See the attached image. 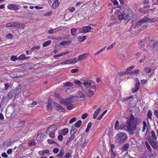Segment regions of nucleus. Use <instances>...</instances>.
I'll list each match as a JSON object with an SVG mask.
<instances>
[{
  "label": "nucleus",
  "mask_w": 158,
  "mask_h": 158,
  "mask_svg": "<svg viewBox=\"0 0 158 158\" xmlns=\"http://www.w3.org/2000/svg\"><path fill=\"white\" fill-rule=\"evenodd\" d=\"M16 95H15V94L13 92L12 90L10 91L8 94V97L9 98H11L13 97H16Z\"/></svg>",
  "instance_id": "25"
},
{
  "label": "nucleus",
  "mask_w": 158,
  "mask_h": 158,
  "mask_svg": "<svg viewBox=\"0 0 158 158\" xmlns=\"http://www.w3.org/2000/svg\"><path fill=\"white\" fill-rule=\"evenodd\" d=\"M89 54L88 53H84L81 54L78 57V60L79 61H82L84 58H86V57L88 56Z\"/></svg>",
  "instance_id": "10"
},
{
  "label": "nucleus",
  "mask_w": 158,
  "mask_h": 158,
  "mask_svg": "<svg viewBox=\"0 0 158 158\" xmlns=\"http://www.w3.org/2000/svg\"><path fill=\"white\" fill-rule=\"evenodd\" d=\"M76 97L78 98H81V100H83L85 98V95L81 91L78 92V94L76 95Z\"/></svg>",
  "instance_id": "16"
},
{
  "label": "nucleus",
  "mask_w": 158,
  "mask_h": 158,
  "mask_svg": "<svg viewBox=\"0 0 158 158\" xmlns=\"http://www.w3.org/2000/svg\"><path fill=\"white\" fill-rule=\"evenodd\" d=\"M60 135L58 136V140L60 141H62L63 140V136L60 134H59Z\"/></svg>",
  "instance_id": "61"
},
{
  "label": "nucleus",
  "mask_w": 158,
  "mask_h": 158,
  "mask_svg": "<svg viewBox=\"0 0 158 158\" xmlns=\"http://www.w3.org/2000/svg\"><path fill=\"white\" fill-rule=\"evenodd\" d=\"M140 86V83L139 82H137L135 85V87L132 89V92L135 93L138 90Z\"/></svg>",
  "instance_id": "12"
},
{
  "label": "nucleus",
  "mask_w": 158,
  "mask_h": 158,
  "mask_svg": "<svg viewBox=\"0 0 158 158\" xmlns=\"http://www.w3.org/2000/svg\"><path fill=\"white\" fill-rule=\"evenodd\" d=\"M6 27H15V22L7 23L6 24Z\"/></svg>",
  "instance_id": "40"
},
{
  "label": "nucleus",
  "mask_w": 158,
  "mask_h": 158,
  "mask_svg": "<svg viewBox=\"0 0 158 158\" xmlns=\"http://www.w3.org/2000/svg\"><path fill=\"white\" fill-rule=\"evenodd\" d=\"M71 155L69 152L66 153L64 156V158H71Z\"/></svg>",
  "instance_id": "49"
},
{
  "label": "nucleus",
  "mask_w": 158,
  "mask_h": 158,
  "mask_svg": "<svg viewBox=\"0 0 158 158\" xmlns=\"http://www.w3.org/2000/svg\"><path fill=\"white\" fill-rule=\"evenodd\" d=\"M47 107L48 109V110L49 111L51 110L52 109V106L51 104V102L48 101L47 106Z\"/></svg>",
  "instance_id": "27"
},
{
  "label": "nucleus",
  "mask_w": 158,
  "mask_h": 158,
  "mask_svg": "<svg viewBox=\"0 0 158 158\" xmlns=\"http://www.w3.org/2000/svg\"><path fill=\"white\" fill-rule=\"evenodd\" d=\"M143 126L142 127V131L144 132L145 131L146 128L147 127V124L146 122L144 121H143Z\"/></svg>",
  "instance_id": "34"
},
{
  "label": "nucleus",
  "mask_w": 158,
  "mask_h": 158,
  "mask_svg": "<svg viewBox=\"0 0 158 158\" xmlns=\"http://www.w3.org/2000/svg\"><path fill=\"white\" fill-rule=\"evenodd\" d=\"M64 154V150L61 149L59 153L56 156L57 158H63Z\"/></svg>",
  "instance_id": "15"
},
{
  "label": "nucleus",
  "mask_w": 158,
  "mask_h": 158,
  "mask_svg": "<svg viewBox=\"0 0 158 158\" xmlns=\"http://www.w3.org/2000/svg\"><path fill=\"white\" fill-rule=\"evenodd\" d=\"M37 104V103L36 102H33L31 104H29V106L31 107H33L35 106V105H36Z\"/></svg>",
  "instance_id": "56"
},
{
  "label": "nucleus",
  "mask_w": 158,
  "mask_h": 158,
  "mask_svg": "<svg viewBox=\"0 0 158 158\" xmlns=\"http://www.w3.org/2000/svg\"><path fill=\"white\" fill-rule=\"evenodd\" d=\"M151 137L155 141L157 139V136L155 134V131H152L151 132Z\"/></svg>",
  "instance_id": "24"
},
{
  "label": "nucleus",
  "mask_w": 158,
  "mask_h": 158,
  "mask_svg": "<svg viewBox=\"0 0 158 158\" xmlns=\"http://www.w3.org/2000/svg\"><path fill=\"white\" fill-rule=\"evenodd\" d=\"M140 122L141 120L140 118H135L132 114L131 115L129 118L127 122V124L130 126L132 130H135L136 129L137 124L140 123Z\"/></svg>",
  "instance_id": "3"
},
{
  "label": "nucleus",
  "mask_w": 158,
  "mask_h": 158,
  "mask_svg": "<svg viewBox=\"0 0 158 158\" xmlns=\"http://www.w3.org/2000/svg\"><path fill=\"white\" fill-rule=\"evenodd\" d=\"M147 116L148 117V118L149 119H152V113L151 110H149L148 111Z\"/></svg>",
  "instance_id": "38"
},
{
  "label": "nucleus",
  "mask_w": 158,
  "mask_h": 158,
  "mask_svg": "<svg viewBox=\"0 0 158 158\" xmlns=\"http://www.w3.org/2000/svg\"><path fill=\"white\" fill-rule=\"evenodd\" d=\"M139 69H137L136 70H133V71L131 72V73L132 74H135L137 75L139 73Z\"/></svg>",
  "instance_id": "51"
},
{
  "label": "nucleus",
  "mask_w": 158,
  "mask_h": 158,
  "mask_svg": "<svg viewBox=\"0 0 158 158\" xmlns=\"http://www.w3.org/2000/svg\"><path fill=\"white\" fill-rule=\"evenodd\" d=\"M145 144L147 149L149 151H152V148L147 142L146 141L145 142Z\"/></svg>",
  "instance_id": "45"
},
{
  "label": "nucleus",
  "mask_w": 158,
  "mask_h": 158,
  "mask_svg": "<svg viewBox=\"0 0 158 158\" xmlns=\"http://www.w3.org/2000/svg\"><path fill=\"white\" fill-rule=\"evenodd\" d=\"M151 69L149 67H146L144 69V71L145 72L147 73H149L151 71Z\"/></svg>",
  "instance_id": "41"
},
{
  "label": "nucleus",
  "mask_w": 158,
  "mask_h": 158,
  "mask_svg": "<svg viewBox=\"0 0 158 158\" xmlns=\"http://www.w3.org/2000/svg\"><path fill=\"white\" fill-rule=\"evenodd\" d=\"M74 96L69 97L65 99H63L62 98H60V102L64 104L67 105L72 102L73 101V98Z\"/></svg>",
  "instance_id": "5"
},
{
  "label": "nucleus",
  "mask_w": 158,
  "mask_h": 158,
  "mask_svg": "<svg viewBox=\"0 0 158 158\" xmlns=\"http://www.w3.org/2000/svg\"><path fill=\"white\" fill-rule=\"evenodd\" d=\"M101 110V108L100 107H99L98 109H97L93 114V118H96Z\"/></svg>",
  "instance_id": "18"
},
{
  "label": "nucleus",
  "mask_w": 158,
  "mask_h": 158,
  "mask_svg": "<svg viewBox=\"0 0 158 158\" xmlns=\"http://www.w3.org/2000/svg\"><path fill=\"white\" fill-rule=\"evenodd\" d=\"M92 124L91 122H90L88 123L87 127L85 129V131L87 133L89 132L91 127Z\"/></svg>",
  "instance_id": "31"
},
{
  "label": "nucleus",
  "mask_w": 158,
  "mask_h": 158,
  "mask_svg": "<svg viewBox=\"0 0 158 158\" xmlns=\"http://www.w3.org/2000/svg\"><path fill=\"white\" fill-rule=\"evenodd\" d=\"M114 128L117 130H120L121 128V125L119 126V121H116L114 125Z\"/></svg>",
  "instance_id": "22"
},
{
  "label": "nucleus",
  "mask_w": 158,
  "mask_h": 158,
  "mask_svg": "<svg viewBox=\"0 0 158 158\" xmlns=\"http://www.w3.org/2000/svg\"><path fill=\"white\" fill-rule=\"evenodd\" d=\"M53 104L54 107L57 110L61 112H65V110L64 108L61 106L59 104L54 102L53 103Z\"/></svg>",
  "instance_id": "7"
},
{
  "label": "nucleus",
  "mask_w": 158,
  "mask_h": 158,
  "mask_svg": "<svg viewBox=\"0 0 158 158\" xmlns=\"http://www.w3.org/2000/svg\"><path fill=\"white\" fill-rule=\"evenodd\" d=\"M51 43V40H48L45 42L43 44L44 47H46L49 45Z\"/></svg>",
  "instance_id": "32"
},
{
  "label": "nucleus",
  "mask_w": 158,
  "mask_h": 158,
  "mask_svg": "<svg viewBox=\"0 0 158 158\" xmlns=\"http://www.w3.org/2000/svg\"><path fill=\"white\" fill-rule=\"evenodd\" d=\"M19 6L13 4H10L7 6V8L8 9L15 11H17L19 10Z\"/></svg>",
  "instance_id": "8"
},
{
  "label": "nucleus",
  "mask_w": 158,
  "mask_h": 158,
  "mask_svg": "<svg viewBox=\"0 0 158 158\" xmlns=\"http://www.w3.org/2000/svg\"><path fill=\"white\" fill-rule=\"evenodd\" d=\"M84 28L85 33L89 32L92 29V27L90 26H85Z\"/></svg>",
  "instance_id": "33"
},
{
  "label": "nucleus",
  "mask_w": 158,
  "mask_h": 158,
  "mask_svg": "<svg viewBox=\"0 0 158 158\" xmlns=\"http://www.w3.org/2000/svg\"><path fill=\"white\" fill-rule=\"evenodd\" d=\"M6 37L9 39H12L13 38V35L10 33H9L6 35Z\"/></svg>",
  "instance_id": "54"
},
{
  "label": "nucleus",
  "mask_w": 158,
  "mask_h": 158,
  "mask_svg": "<svg viewBox=\"0 0 158 158\" xmlns=\"http://www.w3.org/2000/svg\"><path fill=\"white\" fill-rule=\"evenodd\" d=\"M25 27L23 23H20L18 22H15V27L16 28H23L24 29Z\"/></svg>",
  "instance_id": "9"
},
{
  "label": "nucleus",
  "mask_w": 158,
  "mask_h": 158,
  "mask_svg": "<svg viewBox=\"0 0 158 158\" xmlns=\"http://www.w3.org/2000/svg\"><path fill=\"white\" fill-rule=\"evenodd\" d=\"M146 58V56H144L143 57V58L139 60V63H142L144 62Z\"/></svg>",
  "instance_id": "63"
},
{
  "label": "nucleus",
  "mask_w": 158,
  "mask_h": 158,
  "mask_svg": "<svg viewBox=\"0 0 158 158\" xmlns=\"http://www.w3.org/2000/svg\"><path fill=\"white\" fill-rule=\"evenodd\" d=\"M49 151L47 149H45L40 151L39 152V154L40 155H44L45 154L48 153H49Z\"/></svg>",
  "instance_id": "21"
},
{
  "label": "nucleus",
  "mask_w": 158,
  "mask_h": 158,
  "mask_svg": "<svg viewBox=\"0 0 158 158\" xmlns=\"http://www.w3.org/2000/svg\"><path fill=\"white\" fill-rule=\"evenodd\" d=\"M134 68V67L133 66H131L129 67V68L127 69L126 73H128V72L131 71Z\"/></svg>",
  "instance_id": "55"
},
{
  "label": "nucleus",
  "mask_w": 158,
  "mask_h": 158,
  "mask_svg": "<svg viewBox=\"0 0 158 158\" xmlns=\"http://www.w3.org/2000/svg\"><path fill=\"white\" fill-rule=\"evenodd\" d=\"M129 144L128 143L125 144L122 147V148L124 150H126L129 148Z\"/></svg>",
  "instance_id": "37"
},
{
  "label": "nucleus",
  "mask_w": 158,
  "mask_h": 158,
  "mask_svg": "<svg viewBox=\"0 0 158 158\" xmlns=\"http://www.w3.org/2000/svg\"><path fill=\"white\" fill-rule=\"evenodd\" d=\"M94 92L91 91H89L87 96L89 97H91L94 94Z\"/></svg>",
  "instance_id": "53"
},
{
  "label": "nucleus",
  "mask_w": 158,
  "mask_h": 158,
  "mask_svg": "<svg viewBox=\"0 0 158 158\" xmlns=\"http://www.w3.org/2000/svg\"><path fill=\"white\" fill-rule=\"evenodd\" d=\"M40 48V46H35L32 47L31 49V51H36L37 50H39Z\"/></svg>",
  "instance_id": "30"
},
{
  "label": "nucleus",
  "mask_w": 158,
  "mask_h": 158,
  "mask_svg": "<svg viewBox=\"0 0 158 158\" xmlns=\"http://www.w3.org/2000/svg\"><path fill=\"white\" fill-rule=\"evenodd\" d=\"M116 44V42H114L111 45H110L107 48V50H109L111 49V48H113V47Z\"/></svg>",
  "instance_id": "47"
},
{
  "label": "nucleus",
  "mask_w": 158,
  "mask_h": 158,
  "mask_svg": "<svg viewBox=\"0 0 158 158\" xmlns=\"http://www.w3.org/2000/svg\"><path fill=\"white\" fill-rule=\"evenodd\" d=\"M130 128H131V127L128 124H127V125L122 124L121 125V128L120 130L127 131L129 130H130Z\"/></svg>",
  "instance_id": "11"
},
{
  "label": "nucleus",
  "mask_w": 158,
  "mask_h": 158,
  "mask_svg": "<svg viewBox=\"0 0 158 158\" xmlns=\"http://www.w3.org/2000/svg\"><path fill=\"white\" fill-rule=\"evenodd\" d=\"M61 64H70L69 60V59L66 60L64 61H63L60 63Z\"/></svg>",
  "instance_id": "48"
},
{
  "label": "nucleus",
  "mask_w": 158,
  "mask_h": 158,
  "mask_svg": "<svg viewBox=\"0 0 158 158\" xmlns=\"http://www.w3.org/2000/svg\"><path fill=\"white\" fill-rule=\"evenodd\" d=\"M143 3L145 7H150L149 2L148 0H144Z\"/></svg>",
  "instance_id": "28"
},
{
  "label": "nucleus",
  "mask_w": 158,
  "mask_h": 158,
  "mask_svg": "<svg viewBox=\"0 0 158 158\" xmlns=\"http://www.w3.org/2000/svg\"><path fill=\"white\" fill-rule=\"evenodd\" d=\"M69 60L70 64H75L77 61V59L76 58H75L73 59H69Z\"/></svg>",
  "instance_id": "29"
},
{
  "label": "nucleus",
  "mask_w": 158,
  "mask_h": 158,
  "mask_svg": "<svg viewBox=\"0 0 158 158\" xmlns=\"http://www.w3.org/2000/svg\"><path fill=\"white\" fill-rule=\"evenodd\" d=\"M25 58V55L24 54L20 55L18 57V60H24Z\"/></svg>",
  "instance_id": "42"
},
{
  "label": "nucleus",
  "mask_w": 158,
  "mask_h": 158,
  "mask_svg": "<svg viewBox=\"0 0 158 158\" xmlns=\"http://www.w3.org/2000/svg\"><path fill=\"white\" fill-rule=\"evenodd\" d=\"M69 53V51H67L65 52H64L62 53H60L57 54V55H56L54 56L53 57L56 59H57L58 57H60L62 56L65 55L66 54H67Z\"/></svg>",
  "instance_id": "13"
},
{
  "label": "nucleus",
  "mask_w": 158,
  "mask_h": 158,
  "mask_svg": "<svg viewBox=\"0 0 158 158\" xmlns=\"http://www.w3.org/2000/svg\"><path fill=\"white\" fill-rule=\"evenodd\" d=\"M151 48L155 52L158 51V42L152 40L150 44Z\"/></svg>",
  "instance_id": "6"
},
{
  "label": "nucleus",
  "mask_w": 158,
  "mask_h": 158,
  "mask_svg": "<svg viewBox=\"0 0 158 158\" xmlns=\"http://www.w3.org/2000/svg\"><path fill=\"white\" fill-rule=\"evenodd\" d=\"M76 33V30L74 28H73L71 30V33L72 35H74Z\"/></svg>",
  "instance_id": "46"
},
{
  "label": "nucleus",
  "mask_w": 158,
  "mask_h": 158,
  "mask_svg": "<svg viewBox=\"0 0 158 158\" xmlns=\"http://www.w3.org/2000/svg\"><path fill=\"white\" fill-rule=\"evenodd\" d=\"M81 120H79L75 123V126L78 128L81 126Z\"/></svg>",
  "instance_id": "39"
},
{
  "label": "nucleus",
  "mask_w": 158,
  "mask_h": 158,
  "mask_svg": "<svg viewBox=\"0 0 158 158\" xmlns=\"http://www.w3.org/2000/svg\"><path fill=\"white\" fill-rule=\"evenodd\" d=\"M48 143L50 144H52L55 143L56 142L51 139H48L47 141Z\"/></svg>",
  "instance_id": "59"
},
{
  "label": "nucleus",
  "mask_w": 158,
  "mask_h": 158,
  "mask_svg": "<svg viewBox=\"0 0 158 158\" xmlns=\"http://www.w3.org/2000/svg\"><path fill=\"white\" fill-rule=\"evenodd\" d=\"M86 38V37L85 35L83 36H79L77 38L78 41L80 42H82L85 40Z\"/></svg>",
  "instance_id": "26"
},
{
  "label": "nucleus",
  "mask_w": 158,
  "mask_h": 158,
  "mask_svg": "<svg viewBox=\"0 0 158 158\" xmlns=\"http://www.w3.org/2000/svg\"><path fill=\"white\" fill-rule=\"evenodd\" d=\"M72 92V88H68L65 90V92L67 94H70Z\"/></svg>",
  "instance_id": "52"
},
{
  "label": "nucleus",
  "mask_w": 158,
  "mask_h": 158,
  "mask_svg": "<svg viewBox=\"0 0 158 158\" xmlns=\"http://www.w3.org/2000/svg\"><path fill=\"white\" fill-rule=\"evenodd\" d=\"M49 136L52 138H53L55 137V133L53 132L50 133L49 135Z\"/></svg>",
  "instance_id": "60"
},
{
  "label": "nucleus",
  "mask_w": 158,
  "mask_h": 158,
  "mask_svg": "<svg viewBox=\"0 0 158 158\" xmlns=\"http://www.w3.org/2000/svg\"><path fill=\"white\" fill-rule=\"evenodd\" d=\"M134 16V13L131 9H128L124 10L118 15L119 20H131Z\"/></svg>",
  "instance_id": "1"
},
{
  "label": "nucleus",
  "mask_w": 158,
  "mask_h": 158,
  "mask_svg": "<svg viewBox=\"0 0 158 158\" xmlns=\"http://www.w3.org/2000/svg\"><path fill=\"white\" fill-rule=\"evenodd\" d=\"M150 143L153 148H156L158 147V145L157 144L156 142L154 141H151Z\"/></svg>",
  "instance_id": "23"
},
{
  "label": "nucleus",
  "mask_w": 158,
  "mask_h": 158,
  "mask_svg": "<svg viewBox=\"0 0 158 158\" xmlns=\"http://www.w3.org/2000/svg\"><path fill=\"white\" fill-rule=\"evenodd\" d=\"M68 132V130L67 128H64L61 130L59 133V134L62 135H65Z\"/></svg>",
  "instance_id": "14"
},
{
  "label": "nucleus",
  "mask_w": 158,
  "mask_h": 158,
  "mask_svg": "<svg viewBox=\"0 0 158 158\" xmlns=\"http://www.w3.org/2000/svg\"><path fill=\"white\" fill-rule=\"evenodd\" d=\"M77 131V129L76 128L72 127L70 132V134H75Z\"/></svg>",
  "instance_id": "35"
},
{
  "label": "nucleus",
  "mask_w": 158,
  "mask_h": 158,
  "mask_svg": "<svg viewBox=\"0 0 158 158\" xmlns=\"http://www.w3.org/2000/svg\"><path fill=\"white\" fill-rule=\"evenodd\" d=\"M92 82L91 81H87L83 83L84 86L85 88H88L91 85Z\"/></svg>",
  "instance_id": "19"
},
{
  "label": "nucleus",
  "mask_w": 158,
  "mask_h": 158,
  "mask_svg": "<svg viewBox=\"0 0 158 158\" xmlns=\"http://www.w3.org/2000/svg\"><path fill=\"white\" fill-rule=\"evenodd\" d=\"M14 93L15 94V95L17 96L21 92V88L19 86L17 87L16 89H15L12 90Z\"/></svg>",
  "instance_id": "17"
},
{
  "label": "nucleus",
  "mask_w": 158,
  "mask_h": 158,
  "mask_svg": "<svg viewBox=\"0 0 158 158\" xmlns=\"http://www.w3.org/2000/svg\"><path fill=\"white\" fill-rule=\"evenodd\" d=\"M10 59L12 61H15L18 59V58L16 56H11Z\"/></svg>",
  "instance_id": "50"
},
{
  "label": "nucleus",
  "mask_w": 158,
  "mask_h": 158,
  "mask_svg": "<svg viewBox=\"0 0 158 158\" xmlns=\"http://www.w3.org/2000/svg\"><path fill=\"white\" fill-rule=\"evenodd\" d=\"M158 20L157 18H154L152 19H150L148 18L144 17L142 19L140 20L136 24L135 26L132 25L131 26L130 29L131 30H133L136 28V27H137L138 28H139V26L142 24L143 23H153L155 22Z\"/></svg>",
  "instance_id": "2"
},
{
  "label": "nucleus",
  "mask_w": 158,
  "mask_h": 158,
  "mask_svg": "<svg viewBox=\"0 0 158 158\" xmlns=\"http://www.w3.org/2000/svg\"><path fill=\"white\" fill-rule=\"evenodd\" d=\"M88 116V114L86 113H84L82 115L81 117V118L82 119H84L85 118H86Z\"/></svg>",
  "instance_id": "62"
},
{
  "label": "nucleus",
  "mask_w": 158,
  "mask_h": 158,
  "mask_svg": "<svg viewBox=\"0 0 158 158\" xmlns=\"http://www.w3.org/2000/svg\"><path fill=\"white\" fill-rule=\"evenodd\" d=\"M36 144V143L34 140H31L29 141L28 143V145L29 146H31L35 145Z\"/></svg>",
  "instance_id": "43"
},
{
  "label": "nucleus",
  "mask_w": 158,
  "mask_h": 158,
  "mask_svg": "<svg viewBox=\"0 0 158 158\" xmlns=\"http://www.w3.org/2000/svg\"><path fill=\"white\" fill-rule=\"evenodd\" d=\"M133 96H131L130 97H127L126 98H123L122 99V102H125L127 100H128L129 99L133 98Z\"/></svg>",
  "instance_id": "36"
},
{
  "label": "nucleus",
  "mask_w": 158,
  "mask_h": 158,
  "mask_svg": "<svg viewBox=\"0 0 158 158\" xmlns=\"http://www.w3.org/2000/svg\"><path fill=\"white\" fill-rule=\"evenodd\" d=\"M64 85L66 86H73V84L71 82H68L65 83Z\"/></svg>",
  "instance_id": "57"
},
{
  "label": "nucleus",
  "mask_w": 158,
  "mask_h": 158,
  "mask_svg": "<svg viewBox=\"0 0 158 158\" xmlns=\"http://www.w3.org/2000/svg\"><path fill=\"white\" fill-rule=\"evenodd\" d=\"M127 138L126 134L122 132L117 134L115 136V141L117 142H124Z\"/></svg>",
  "instance_id": "4"
},
{
  "label": "nucleus",
  "mask_w": 158,
  "mask_h": 158,
  "mask_svg": "<svg viewBox=\"0 0 158 158\" xmlns=\"http://www.w3.org/2000/svg\"><path fill=\"white\" fill-rule=\"evenodd\" d=\"M59 2L56 0L54 2L52 6L53 7L56 8L59 6Z\"/></svg>",
  "instance_id": "44"
},
{
  "label": "nucleus",
  "mask_w": 158,
  "mask_h": 158,
  "mask_svg": "<svg viewBox=\"0 0 158 158\" xmlns=\"http://www.w3.org/2000/svg\"><path fill=\"white\" fill-rule=\"evenodd\" d=\"M72 41H63L60 42V44L61 46H65L66 45L69 44Z\"/></svg>",
  "instance_id": "20"
},
{
  "label": "nucleus",
  "mask_w": 158,
  "mask_h": 158,
  "mask_svg": "<svg viewBox=\"0 0 158 158\" xmlns=\"http://www.w3.org/2000/svg\"><path fill=\"white\" fill-rule=\"evenodd\" d=\"M119 57L122 60H124L125 59V56L122 54H120L119 55Z\"/></svg>",
  "instance_id": "64"
},
{
  "label": "nucleus",
  "mask_w": 158,
  "mask_h": 158,
  "mask_svg": "<svg viewBox=\"0 0 158 158\" xmlns=\"http://www.w3.org/2000/svg\"><path fill=\"white\" fill-rule=\"evenodd\" d=\"M74 83L78 85H81V82L79 80H75L74 81Z\"/></svg>",
  "instance_id": "58"
}]
</instances>
